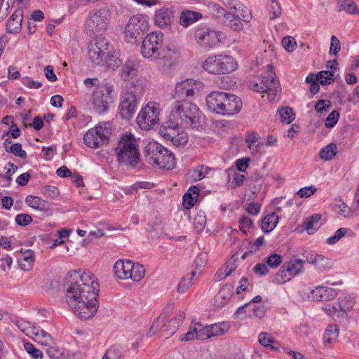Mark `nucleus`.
Segmentation results:
<instances>
[{
  "label": "nucleus",
  "instance_id": "c85d7f7f",
  "mask_svg": "<svg viewBox=\"0 0 359 359\" xmlns=\"http://www.w3.org/2000/svg\"><path fill=\"white\" fill-rule=\"evenodd\" d=\"M278 216L276 212H271L268 214L263 219L262 224V229L266 233L271 231L278 223Z\"/></svg>",
  "mask_w": 359,
  "mask_h": 359
},
{
  "label": "nucleus",
  "instance_id": "bb28decb",
  "mask_svg": "<svg viewBox=\"0 0 359 359\" xmlns=\"http://www.w3.org/2000/svg\"><path fill=\"white\" fill-rule=\"evenodd\" d=\"M233 286L226 284L222 287L215 297V304L218 308L226 305L233 294Z\"/></svg>",
  "mask_w": 359,
  "mask_h": 359
},
{
  "label": "nucleus",
  "instance_id": "f03ea898",
  "mask_svg": "<svg viewBox=\"0 0 359 359\" xmlns=\"http://www.w3.org/2000/svg\"><path fill=\"white\" fill-rule=\"evenodd\" d=\"M163 34L151 32L143 40L141 46V53L145 58L158 61L163 67H171L174 64L176 55L175 49L162 47Z\"/></svg>",
  "mask_w": 359,
  "mask_h": 359
},
{
  "label": "nucleus",
  "instance_id": "72a5a7b5",
  "mask_svg": "<svg viewBox=\"0 0 359 359\" xmlns=\"http://www.w3.org/2000/svg\"><path fill=\"white\" fill-rule=\"evenodd\" d=\"M337 153V146L334 143H330L323 147L320 151V158L325 161L332 160Z\"/></svg>",
  "mask_w": 359,
  "mask_h": 359
},
{
  "label": "nucleus",
  "instance_id": "6e6d98bb",
  "mask_svg": "<svg viewBox=\"0 0 359 359\" xmlns=\"http://www.w3.org/2000/svg\"><path fill=\"white\" fill-rule=\"evenodd\" d=\"M339 118V113L334 110L331 113L329 114L328 116L325 119V126L327 128H333L337 123L338 122Z\"/></svg>",
  "mask_w": 359,
  "mask_h": 359
},
{
  "label": "nucleus",
  "instance_id": "473e14b6",
  "mask_svg": "<svg viewBox=\"0 0 359 359\" xmlns=\"http://www.w3.org/2000/svg\"><path fill=\"white\" fill-rule=\"evenodd\" d=\"M208 262V254L205 252H201L197 255L194 262V266L195 270L191 273L192 277H194L198 273H201V271L206 266Z\"/></svg>",
  "mask_w": 359,
  "mask_h": 359
},
{
  "label": "nucleus",
  "instance_id": "603ef678",
  "mask_svg": "<svg viewBox=\"0 0 359 359\" xmlns=\"http://www.w3.org/2000/svg\"><path fill=\"white\" fill-rule=\"evenodd\" d=\"M348 229L346 228H340L338 230L336 231L334 234L329 238H327V243L328 245H334L336 243H337L342 237H344L346 233L348 232Z\"/></svg>",
  "mask_w": 359,
  "mask_h": 359
},
{
  "label": "nucleus",
  "instance_id": "aec40b11",
  "mask_svg": "<svg viewBox=\"0 0 359 359\" xmlns=\"http://www.w3.org/2000/svg\"><path fill=\"white\" fill-rule=\"evenodd\" d=\"M227 93L214 91L206 97V104L208 109L212 112L220 114L225 96Z\"/></svg>",
  "mask_w": 359,
  "mask_h": 359
},
{
  "label": "nucleus",
  "instance_id": "393cba45",
  "mask_svg": "<svg viewBox=\"0 0 359 359\" xmlns=\"http://www.w3.org/2000/svg\"><path fill=\"white\" fill-rule=\"evenodd\" d=\"M133 262L130 260H118L114 265V271L116 276L119 279H128V275L133 269Z\"/></svg>",
  "mask_w": 359,
  "mask_h": 359
},
{
  "label": "nucleus",
  "instance_id": "69168bd1",
  "mask_svg": "<svg viewBox=\"0 0 359 359\" xmlns=\"http://www.w3.org/2000/svg\"><path fill=\"white\" fill-rule=\"evenodd\" d=\"M16 0H2L0 6V14L7 15L9 10L13 7Z\"/></svg>",
  "mask_w": 359,
  "mask_h": 359
},
{
  "label": "nucleus",
  "instance_id": "0eeeda50",
  "mask_svg": "<svg viewBox=\"0 0 359 359\" xmlns=\"http://www.w3.org/2000/svg\"><path fill=\"white\" fill-rule=\"evenodd\" d=\"M184 318L185 313L184 311H180L177 317L172 318H168L165 316H160L151 326L147 334L151 336L157 331H160L166 337H170L176 332Z\"/></svg>",
  "mask_w": 359,
  "mask_h": 359
},
{
  "label": "nucleus",
  "instance_id": "9d476101",
  "mask_svg": "<svg viewBox=\"0 0 359 359\" xmlns=\"http://www.w3.org/2000/svg\"><path fill=\"white\" fill-rule=\"evenodd\" d=\"M111 128L104 124H99L88 130L83 136L86 145L90 148H98L107 144L109 140Z\"/></svg>",
  "mask_w": 359,
  "mask_h": 359
},
{
  "label": "nucleus",
  "instance_id": "3c124183",
  "mask_svg": "<svg viewBox=\"0 0 359 359\" xmlns=\"http://www.w3.org/2000/svg\"><path fill=\"white\" fill-rule=\"evenodd\" d=\"M321 219V215L319 214H315L309 217L306 221L304 222V228L308 231L309 234L311 230L314 229V224H317Z\"/></svg>",
  "mask_w": 359,
  "mask_h": 359
},
{
  "label": "nucleus",
  "instance_id": "864d4df0",
  "mask_svg": "<svg viewBox=\"0 0 359 359\" xmlns=\"http://www.w3.org/2000/svg\"><path fill=\"white\" fill-rule=\"evenodd\" d=\"M282 262V257L277 253H273L268 256L266 259V265L273 269L277 268L278 266H280Z\"/></svg>",
  "mask_w": 359,
  "mask_h": 359
},
{
  "label": "nucleus",
  "instance_id": "f3484780",
  "mask_svg": "<svg viewBox=\"0 0 359 359\" xmlns=\"http://www.w3.org/2000/svg\"><path fill=\"white\" fill-rule=\"evenodd\" d=\"M200 85V82L193 79L182 81L177 83L175 86L174 97L176 99L194 97L195 90L197 89L198 86Z\"/></svg>",
  "mask_w": 359,
  "mask_h": 359
},
{
  "label": "nucleus",
  "instance_id": "dca6fc26",
  "mask_svg": "<svg viewBox=\"0 0 359 359\" xmlns=\"http://www.w3.org/2000/svg\"><path fill=\"white\" fill-rule=\"evenodd\" d=\"M159 109L154 103H149L142 109L137 117V123L141 129L150 130L159 120Z\"/></svg>",
  "mask_w": 359,
  "mask_h": 359
},
{
  "label": "nucleus",
  "instance_id": "0e129e2a",
  "mask_svg": "<svg viewBox=\"0 0 359 359\" xmlns=\"http://www.w3.org/2000/svg\"><path fill=\"white\" fill-rule=\"evenodd\" d=\"M48 346L49 347L47 348V354L50 358L60 359L63 355V351L62 349L51 345Z\"/></svg>",
  "mask_w": 359,
  "mask_h": 359
},
{
  "label": "nucleus",
  "instance_id": "e2e57ef3",
  "mask_svg": "<svg viewBox=\"0 0 359 359\" xmlns=\"http://www.w3.org/2000/svg\"><path fill=\"white\" fill-rule=\"evenodd\" d=\"M32 222V217L25 213L19 214L15 217V222L20 226H27Z\"/></svg>",
  "mask_w": 359,
  "mask_h": 359
},
{
  "label": "nucleus",
  "instance_id": "423d86ee",
  "mask_svg": "<svg viewBox=\"0 0 359 359\" xmlns=\"http://www.w3.org/2000/svg\"><path fill=\"white\" fill-rule=\"evenodd\" d=\"M203 68L210 74H230L237 68V62L231 56L217 55L208 57Z\"/></svg>",
  "mask_w": 359,
  "mask_h": 359
},
{
  "label": "nucleus",
  "instance_id": "5701e85b",
  "mask_svg": "<svg viewBox=\"0 0 359 359\" xmlns=\"http://www.w3.org/2000/svg\"><path fill=\"white\" fill-rule=\"evenodd\" d=\"M22 15V7H18L7 22L6 29L8 33L16 34L20 31L23 18Z\"/></svg>",
  "mask_w": 359,
  "mask_h": 359
},
{
  "label": "nucleus",
  "instance_id": "e433bc0d",
  "mask_svg": "<svg viewBox=\"0 0 359 359\" xmlns=\"http://www.w3.org/2000/svg\"><path fill=\"white\" fill-rule=\"evenodd\" d=\"M107 58L106 60V62H104V64L107 66L109 69L114 70L123 64L122 60L119 58V57L115 52L111 53V51L109 50V54H107Z\"/></svg>",
  "mask_w": 359,
  "mask_h": 359
},
{
  "label": "nucleus",
  "instance_id": "2eb2a0df",
  "mask_svg": "<svg viewBox=\"0 0 359 359\" xmlns=\"http://www.w3.org/2000/svg\"><path fill=\"white\" fill-rule=\"evenodd\" d=\"M112 87L109 86L103 90L95 91L91 97L93 109L97 114H103L107 111L109 105L113 103L114 98L111 95Z\"/></svg>",
  "mask_w": 359,
  "mask_h": 359
},
{
  "label": "nucleus",
  "instance_id": "a878e982",
  "mask_svg": "<svg viewBox=\"0 0 359 359\" xmlns=\"http://www.w3.org/2000/svg\"><path fill=\"white\" fill-rule=\"evenodd\" d=\"M180 126L177 127L174 132L171 133H163V138L167 140H170L173 145L180 147L187 144L188 137L187 133L183 130L180 131Z\"/></svg>",
  "mask_w": 359,
  "mask_h": 359
},
{
  "label": "nucleus",
  "instance_id": "c03bdc74",
  "mask_svg": "<svg viewBox=\"0 0 359 359\" xmlns=\"http://www.w3.org/2000/svg\"><path fill=\"white\" fill-rule=\"evenodd\" d=\"M230 327L227 324H215L209 326L210 335L212 337L223 335L228 332Z\"/></svg>",
  "mask_w": 359,
  "mask_h": 359
},
{
  "label": "nucleus",
  "instance_id": "b1692460",
  "mask_svg": "<svg viewBox=\"0 0 359 359\" xmlns=\"http://www.w3.org/2000/svg\"><path fill=\"white\" fill-rule=\"evenodd\" d=\"M202 14L191 10H183L179 17V24L183 27H187L202 18Z\"/></svg>",
  "mask_w": 359,
  "mask_h": 359
},
{
  "label": "nucleus",
  "instance_id": "20e7f679",
  "mask_svg": "<svg viewBox=\"0 0 359 359\" xmlns=\"http://www.w3.org/2000/svg\"><path fill=\"white\" fill-rule=\"evenodd\" d=\"M170 116L181 127L195 128L199 120V110L192 102L182 100L173 104Z\"/></svg>",
  "mask_w": 359,
  "mask_h": 359
},
{
  "label": "nucleus",
  "instance_id": "13d9d810",
  "mask_svg": "<svg viewBox=\"0 0 359 359\" xmlns=\"http://www.w3.org/2000/svg\"><path fill=\"white\" fill-rule=\"evenodd\" d=\"M282 44L287 51L292 52L295 48L297 43L294 37L287 36L283 38Z\"/></svg>",
  "mask_w": 359,
  "mask_h": 359
},
{
  "label": "nucleus",
  "instance_id": "4c0bfd02",
  "mask_svg": "<svg viewBox=\"0 0 359 359\" xmlns=\"http://www.w3.org/2000/svg\"><path fill=\"white\" fill-rule=\"evenodd\" d=\"M258 340L260 344L265 347H269L272 350H278L273 344H278L276 341L268 332H261L259 334Z\"/></svg>",
  "mask_w": 359,
  "mask_h": 359
},
{
  "label": "nucleus",
  "instance_id": "2f4dec72",
  "mask_svg": "<svg viewBox=\"0 0 359 359\" xmlns=\"http://www.w3.org/2000/svg\"><path fill=\"white\" fill-rule=\"evenodd\" d=\"M354 304L355 302L351 296H346L343 298H340L339 300L338 306L341 315L338 314L337 317H343L347 311H349L352 309Z\"/></svg>",
  "mask_w": 359,
  "mask_h": 359
},
{
  "label": "nucleus",
  "instance_id": "9b49d317",
  "mask_svg": "<svg viewBox=\"0 0 359 359\" xmlns=\"http://www.w3.org/2000/svg\"><path fill=\"white\" fill-rule=\"evenodd\" d=\"M268 72L262 76L260 84L256 83L254 90L258 93H266L271 100L280 93V83L273 72L272 65H268Z\"/></svg>",
  "mask_w": 359,
  "mask_h": 359
},
{
  "label": "nucleus",
  "instance_id": "39448f33",
  "mask_svg": "<svg viewBox=\"0 0 359 359\" xmlns=\"http://www.w3.org/2000/svg\"><path fill=\"white\" fill-rule=\"evenodd\" d=\"M115 151L117 160L121 164L134 167L139 161L140 154L136 140L130 133L123 135Z\"/></svg>",
  "mask_w": 359,
  "mask_h": 359
},
{
  "label": "nucleus",
  "instance_id": "58836bf2",
  "mask_svg": "<svg viewBox=\"0 0 359 359\" xmlns=\"http://www.w3.org/2000/svg\"><path fill=\"white\" fill-rule=\"evenodd\" d=\"M281 121L283 123H290L294 119V114L292 108L285 107L280 109L278 112Z\"/></svg>",
  "mask_w": 359,
  "mask_h": 359
},
{
  "label": "nucleus",
  "instance_id": "c756f323",
  "mask_svg": "<svg viewBox=\"0 0 359 359\" xmlns=\"http://www.w3.org/2000/svg\"><path fill=\"white\" fill-rule=\"evenodd\" d=\"M25 202L29 207L36 210L46 211L49 208L48 203L38 196H28Z\"/></svg>",
  "mask_w": 359,
  "mask_h": 359
},
{
  "label": "nucleus",
  "instance_id": "f704fd0d",
  "mask_svg": "<svg viewBox=\"0 0 359 359\" xmlns=\"http://www.w3.org/2000/svg\"><path fill=\"white\" fill-rule=\"evenodd\" d=\"M304 262L301 259H295L294 260H291L287 264H285V267H286V270L292 276H294L299 273L304 267Z\"/></svg>",
  "mask_w": 359,
  "mask_h": 359
},
{
  "label": "nucleus",
  "instance_id": "6e6552de",
  "mask_svg": "<svg viewBox=\"0 0 359 359\" xmlns=\"http://www.w3.org/2000/svg\"><path fill=\"white\" fill-rule=\"evenodd\" d=\"M111 12L107 7L93 10L88 15L86 28L93 33L103 32L110 23Z\"/></svg>",
  "mask_w": 359,
  "mask_h": 359
},
{
  "label": "nucleus",
  "instance_id": "79ce46f5",
  "mask_svg": "<svg viewBox=\"0 0 359 359\" xmlns=\"http://www.w3.org/2000/svg\"><path fill=\"white\" fill-rule=\"evenodd\" d=\"M334 210L338 214L342 215L344 217H348V215L351 212V208H349L341 199H338L335 201Z\"/></svg>",
  "mask_w": 359,
  "mask_h": 359
},
{
  "label": "nucleus",
  "instance_id": "09e8293b",
  "mask_svg": "<svg viewBox=\"0 0 359 359\" xmlns=\"http://www.w3.org/2000/svg\"><path fill=\"white\" fill-rule=\"evenodd\" d=\"M270 11L272 14L269 16L270 20L276 19L281 15L282 8L278 0H271Z\"/></svg>",
  "mask_w": 359,
  "mask_h": 359
},
{
  "label": "nucleus",
  "instance_id": "a18cd8bd",
  "mask_svg": "<svg viewBox=\"0 0 359 359\" xmlns=\"http://www.w3.org/2000/svg\"><path fill=\"white\" fill-rule=\"evenodd\" d=\"M293 276L286 270L283 264L275 276L274 281L277 284H283L290 280Z\"/></svg>",
  "mask_w": 359,
  "mask_h": 359
},
{
  "label": "nucleus",
  "instance_id": "7c9ffc66",
  "mask_svg": "<svg viewBox=\"0 0 359 359\" xmlns=\"http://www.w3.org/2000/svg\"><path fill=\"white\" fill-rule=\"evenodd\" d=\"M22 259L18 261L19 266L24 271H29L34 262V252L26 250L22 254Z\"/></svg>",
  "mask_w": 359,
  "mask_h": 359
},
{
  "label": "nucleus",
  "instance_id": "412c9836",
  "mask_svg": "<svg viewBox=\"0 0 359 359\" xmlns=\"http://www.w3.org/2000/svg\"><path fill=\"white\" fill-rule=\"evenodd\" d=\"M27 335L32 334V339L38 344L43 346H50L53 343L50 334L39 327H32L28 330Z\"/></svg>",
  "mask_w": 359,
  "mask_h": 359
},
{
  "label": "nucleus",
  "instance_id": "8fccbe9b",
  "mask_svg": "<svg viewBox=\"0 0 359 359\" xmlns=\"http://www.w3.org/2000/svg\"><path fill=\"white\" fill-rule=\"evenodd\" d=\"M327 259L321 255H311L309 257H307V262L315 265L319 269L324 267L325 262H327Z\"/></svg>",
  "mask_w": 359,
  "mask_h": 359
},
{
  "label": "nucleus",
  "instance_id": "774afa93",
  "mask_svg": "<svg viewBox=\"0 0 359 359\" xmlns=\"http://www.w3.org/2000/svg\"><path fill=\"white\" fill-rule=\"evenodd\" d=\"M210 170V168L205 165H201L198 167L194 170V172L196 175L195 180H201L205 177L206 175Z\"/></svg>",
  "mask_w": 359,
  "mask_h": 359
},
{
  "label": "nucleus",
  "instance_id": "338daca9",
  "mask_svg": "<svg viewBox=\"0 0 359 359\" xmlns=\"http://www.w3.org/2000/svg\"><path fill=\"white\" fill-rule=\"evenodd\" d=\"M206 222L205 217L198 215L194 219V225L198 232L203 231Z\"/></svg>",
  "mask_w": 359,
  "mask_h": 359
},
{
  "label": "nucleus",
  "instance_id": "bf43d9fd",
  "mask_svg": "<svg viewBox=\"0 0 359 359\" xmlns=\"http://www.w3.org/2000/svg\"><path fill=\"white\" fill-rule=\"evenodd\" d=\"M208 7L212 15L215 18H220L223 17L224 15H225L226 11L222 6L215 3H210Z\"/></svg>",
  "mask_w": 359,
  "mask_h": 359
},
{
  "label": "nucleus",
  "instance_id": "ea45409f",
  "mask_svg": "<svg viewBox=\"0 0 359 359\" xmlns=\"http://www.w3.org/2000/svg\"><path fill=\"white\" fill-rule=\"evenodd\" d=\"M136 70V65L134 61L128 60L121 68V76L123 79L127 80L130 75L134 74Z\"/></svg>",
  "mask_w": 359,
  "mask_h": 359
},
{
  "label": "nucleus",
  "instance_id": "37998d69",
  "mask_svg": "<svg viewBox=\"0 0 359 359\" xmlns=\"http://www.w3.org/2000/svg\"><path fill=\"white\" fill-rule=\"evenodd\" d=\"M340 9L345 11L348 14L356 15L359 10L356 4L353 0H344L340 4Z\"/></svg>",
  "mask_w": 359,
  "mask_h": 359
},
{
  "label": "nucleus",
  "instance_id": "a211bd4d",
  "mask_svg": "<svg viewBox=\"0 0 359 359\" xmlns=\"http://www.w3.org/2000/svg\"><path fill=\"white\" fill-rule=\"evenodd\" d=\"M222 105L220 114L232 115L239 112L242 107L241 100L235 95L226 93Z\"/></svg>",
  "mask_w": 359,
  "mask_h": 359
},
{
  "label": "nucleus",
  "instance_id": "f257e3e1",
  "mask_svg": "<svg viewBox=\"0 0 359 359\" xmlns=\"http://www.w3.org/2000/svg\"><path fill=\"white\" fill-rule=\"evenodd\" d=\"M79 278V280L67 287L65 299L76 316L81 320H88L97 311L100 285L95 275L89 271H83Z\"/></svg>",
  "mask_w": 359,
  "mask_h": 359
},
{
  "label": "nucleus",
  "instance_id": "49530a36",
  "mask_svg": "<svg viewBox=\"0 0 359 359\" xmlns=\"http://www.w3.org/2000/svg\"><path fill=\"white\" fill-rule=\"evenodd\" d=\"M318 81L323 85L331 83L334 80V74L330 71H320L317 74Z\"/></svg>",
  "mask_w": 359,
  "mask_h": 359
},
{
  "label": "nucleus",
  "instance_id": "4be33fe9",
  "mask_svg": "<svg viewBox=\"0 0 359 359\" xmlns=\"http://www.w3.org/2000/svg\"><path fill=\"white\" fill-rule=\"evenodd\" d=\"M311 293L315 301H330L337 295L334 289L324 286L316 287Z\"/></svg>",
  "mask_w": 359,
  "mask_h": 359
},
{
  "label": "nucleus",
  "instance_id": "de8ad7c7",
  "mask_svg": "<svg viewBox=\"0 0 359 359\" xmlns=\"http://www.w3.org/2000/svg\"><path fill=\"white\" fill-rule=\"evenodd\" d=\"M6 151L12 153L13 155L22 158L27 157V153L25 151L22 150L20 143H15L11 147H6Z\"/></svg>",
  "mask_w": 359,
  "mask_h": 359
},
{
  "label": "nucleus",
  "instance_id": "c9c22d12",
  "mask_svg": "<svg viewBox=\"0 0 359 359\" xmlns=\"http://www.w3.org/2000/svg\"><path fill=\"white\" fill-rule=\"evenodd\" d=\"M133 269L130 270L128 275V278L132 279L133 281H140L143 278L145 273L144 267L140 264H135L133 262Z\"/></svg>",
  "mask_w": 359,
  "mask_h": 359
},
{
  "label": "nucleus",
  "instance_id": "5fc2aeb1",
  "mask_svg": "<svg viewBox=\"0 0 359 359\" xmlns=\"http://www.w3.org/2000/svg\"><path fill=\"white\" fill-rule=\"evenodd\" d=\"M24 347L26 351L30 354L34 359H41L43 357L41 351L36 348L32 344L26 342L24 344Z\"/></svg>",
  "mask_w": 359,
  "mask_h": 359
},
{
  "label": "nucleus",
  "instance_id": "1a4fd4ad",
  "mask_svg": "<svg viewBox=\"0 0 359 359\" xmlns=\"http://www.w3.org/2000/svg\"><path fill=\"white\" fill-rule=\"evenodd\" d=\"M137 88L130 86L120 95L118 113L123 119L129 120L137 107L136 91Z\"/></svg>",
  "mask_w": 359,
  "mask_h": 359
},
{
  "label": "nucleus",
  "instance_id": "7ed1b4c3",
  "mask_svg": "<svg viewBox=\"0 0 359 359\" xmlns=\"http://www.w3.org/2000/svg\"><path fill=\"white\" fill-rule=\"evenodd\" d=\"M146 161L161 169L172 170L175 165L172 153L157 142H149L144 148Z\"/></svg>",
  "mask_w": 359,
  "mask_h": 359
},
{
  "label": "nucleus",
  "instance_id": "4d7b16f0",
  "mask_svg": "<svg viewBox=\"0 0 359 359\" xmlns=\"http://www.w3.org/2000/svg\"><path fill=\"white\" fill-rule=\"evenodd\" d=\"M194 277H183L177 287L179 293L186 292L192 285V279Z\"/></svg>",
  "mask_w": 359,
  "mask_h": 359
},
{
  "label": "nucleus",
  "instance_id": "cd10ccee",
  "mask_svg": "<svg viewBox=\"0 0 359 359\" xmlns=\"http://www.w3.org/2000/svg\"><path fill=\"white\" fill-rule=\"evenodd\" d=\"M339 328L336 325H329L325 330L323 336V343L326 347L330 346L335 341L339 335Z\"/></svg>",
  "mask_w": 359,
  "mask_h": 359
},
{
  "label": "nucleus",
  "instance_id": "4468645a",
  "mask_svg": "<svg viewBox=\"0 0 359 359\" xmlns=\"http://www.w3.org/2000/svg\"><path fill=\"white\" fill-rule=\"evenodd\" d=\"M109 43L105 38H97L88 46V58L95 65H103L107 58Z\"/></svg>",
  "mask_w": 359,
  "mask_h": 359
},
{
  "label": "nucleus",
  "instance_id": "680f3d73",
  "mask_svg": "<svg viewBox=\"0 0 359 359\" xmlns=\"http://www.w3.org/2000/svg\"><path fill=\"white\" fill-rule=\"evenodd\" d=\"M197 327V334L196 339L204 340L208 338L212 337L210 335V331L209 330V326H206L205 327H201V325H196Z\"/></svg>",
  "mask_w": 359,
  "mask_h": 359
},
{
  "label": "nucleus",
  "instance_id": "6ab92c4d",
  "mask_svg": "<svg viewBox=\"0 0 359 359\" xmlns=\"http://www.w3.org/2000/svg\"><path fill=\"white\" fill-rule=\"evenodd\" d=\"M175 18V12L172 8H161L156 11L154 15L155 23L160 28L170 26Z\"/></svg>",
  "mask_w": 359,
  "mask_h": 359
},
{
  "label": "nucleus",
  "instance_id": "052dcab7",
  "mask_svg": "<svg viewBox=\"0 0 359 359\" xmlns=\"http://www.w3.org/2000/svg\"><path fill=\"white\" fill-rule=\"evenodd\" d=\"M331 108V103L329 100H318L315 106V110L320 114H322L324 111H327Z\"/></svg>",
  "mask_w": 359,
  "mask_h": 359
},
{
  "label": "nucleus",
  "instance_id": "ddd939ff",
  "mask_svg": "<svg viewBox=\"0 0 359 359\" xmlns=\"http://www.w3.org/2000/svg\"><path fill=\"white\" fill-rule=\"evenodd\" d=\"M149 28L146 18L142 15L131 17L125 28V38L128 42L133 43L138 36H142Z\"/></svg>",
  "mask_w": 359,
  "mask_h": 359
},
{
  "label": "nucleus",
  "instance_id": "f8f14e48",
  "mask_svg": "<svg viewBox=\"0 0 359 359\" xmlns=\"http://www.w3.org/2000/svg\"><path fill=\"white\" fill-rule=\"evenodd\" d=\"M222 32L205 25L198 27L194 32V39L198 45L206 49L212 48L221 42Z\"/></svg>",
  "mask_w": 359,
  "mask_h": 359
},
{
  "label": "nucleus",
  "instance_id": "a19ab883",
  "mask_svg": "<svg viewBox=\"0 0 359 359\" xmlns=\"http://www.w3.org/2000/svg\"><path fill=\"white\" fill-rule=\"evenodd\" d=\"M179 126H181V125L177 121L172 120L170 116H169L168 120L160 127L159 134L163 137V133H171Z\"/></svg>",
  "mask_w": 359,
  "mask_h": 359
}]
</instances>
